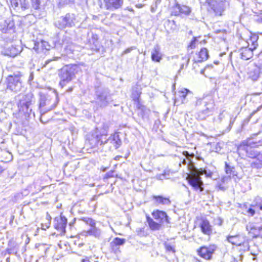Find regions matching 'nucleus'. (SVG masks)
Instances as JSON below:
<instances>
[{"instance_id":"a19ab883","label":"nucleus","mask_w":262,"mask_h":262,"mask_svg":"<svg viewBox=\"0 0 262 262\" xmlns=\"http://www.w3.org/2000/svg\"><path fill=\"white\" fill-rule=\"evenodd\" d=\"M172 13L175 16H178L181 14L180 9L179 8V4H176L173 8Z\"/></svg>"},{"instance_id":"c03bdc74","label":"nucleus","mask_w":262,"mask_h":262,"mask_svg":"<svg viewBox=\"0 0 262 262\" xmlns=\"http://www.w3.org/2000/svg\"><path fill=\"white\" fill-rule=\"evenodd\" d=\"M135 49H136V47L135 46H132L131 47L128 48L125 51H123L122 54H124L128 53L130 52L132 50H133Z\"/></svg>"},{"instance_id":"0e129e2a","label":"nucleus","mask_w":262,"mask_h":262,"mask_svg":"<svg viewBox=\"0 0 262 262\" xmlns=\"http://www.w3.org/2000/svg\"><path fill=\"white\" fill-rule=\"evenodd\" d=\"M48 218H51L50 216H48Z\"/></svg>"},{"instance_id":"09e8293b","label":"nucleus","mask_w":262,"mask_h":262,"mask_svg":"<svg viewBox=\"0 0 262 262\" xmlns=\"http://www.w3.org/2000/svg\"><path fill=\"white\" fill-rule=\"evenodd\" d=\"M223 117V113H221L219 116V119L220 120V121L222 120Z\"/></svg>"},{"instance_id":"4c0bfd02","label":"nucleus","mask_w":262,"mask_h":262,"mask_svg":"<svg viewBox=\"0 0 262 262\" xmlns=\"http://www.w3.org/2000/svg\"><path fill=\"white\" fill-rule=\"evenodd\" d=\"M252 207L259 208L262 210V200L260 198H256L251 205Z\"/></svg>"},{"instance_id":"a211bd4d","label":"nucleus","mask_w":262,"mask_h":262,"mask_svg":"<svg viewBox=\"0 0 262 262\" xmlns=\"http://www.w3.org/2000/svg\"><path fill=\"white\" fill-rule=\"evenodd\" d=\"M153 217L158 221L160 224L166 222L169 223V218L165 212L157 210L152 213Z\"/></svg>"},{"instance_id":"58836bf2","label":"nucleus","mask_w":262,"mask_h":262,"mask_svg":"<svg viewBox=\"0 0 262 262\" xmlns=\"http://www.w3.org/2000/svg\"><path fill=\"white\" fill-rule=\"evenodd\" d=\"M179 8L180 9L181 14L187 15H189L191 12L190 8L188 6L185 5L181 6L179 5Z\"/></svg>"},{"instance_id":"c756f323","label":"nucleus","mask_w":262,"mask_h":262,"mask_svg":"<svg viewBox=\"0 0 262 262\" xmlns=\"http://www.w3.org/2000/svg\"><path fill=\"white\" fill-rule=\"evenodd\" d=\"M125 240L124 238L119 237L115 238L111 243V246L112 249L115 252L119 249V246L123 245L125 243Z\"/></svg>"},{"instance_id":"2f4dec72","label":"nucleus","mask_w":262,"mask_h":262,"mask_svg":"<svg viewBox=\"0 0 262 262\" xmlns=\"http://www.w3.org/2000/svg\"><path fill=\"white\" fill-rule=\"evenodd\" d=\"M153 199L155 200L156 203L157 204L169 205L171 203L168 198L163 197L161 195H154Z\"/></svg>"},{"instance_id":"f704fd0d","label":"nucleus","mask_w":262,"mask_h":262,"mask_svg":"<svg viewBox=\"0 0 262 262\" xmlns=\"http://www.w3.org/2000/svg\"><path fill=\"white\" fill-rule=\"evenodd\" d=\"M225 172L227 174L230 175L235 176L236 175L235 168L233 166H231L227 162H225Z\"/></svg>"},{"instance_id":"f3484780","label":"nucleus","mask_w":262,"mask_h":262,"mask_svg":"<svg viewBox=\"0 0 262 262\" xmlns=\"http://www.w3.org/2000/svg\"><path fill=\"white\" fill-rule=\"evenodd\" d=\"M98 129L92 132L88 136L87 141L92 147L100 145Z\"/></svg>"},{"instance_id":"4be33fe9","label":"nucleus","mask_w":262,"mask_h":262,"mask_svg":"<svg viewBox=\"0 0 262 262\" xmlns=\"http://www.w3.org/2000/svg\"><path fill=\"white\" fill-rule=\"evenodd\" d=\"M199 226L201 229L202 232L204 234L206 235H210L211 234L212 231V227L207 220H202Z\"/></svg>"},{"instance_id":"864d4df0","label":"nucleus","mask_w":262,"mask_h":262,"mask_svg":"<svg viewBox=\"0 0 262 262\" xmlns=\"http://www.w3.org/2000/svg\"><path fill=\"white\" fill-rule=\"evenodd\" d=\"M228 179V178L227 177H223L222 179V181L223 182H224L225 181V180H227Z\"/></svg>"},{"instance_id":"dca6fc26","label":"nucleus","mask_w":262,"mask_h":262,"mask_svg":"<svg viewBox=\"0 0 262 262\" xmlns=\"http://www.w3.org/2000/svg\"><path fill=\"white\" fill-rule=\"evenodd\" d=\"M12 7L17 11H24L29 7L26 0H10Z\"/></svg>"},{"instance_id":"69168bd1","label":"nucleus","mask_w":262,"mask_h":262,"mask_svg":"<svg viewBox=\"0 0 262 262\" xmlns=\"http://www.w3.org/2000/svg\"><path fill=\"white\" fill-rule=\"evenodd\" d=\"M48 218H51L50 216H48Z\"/></svg>"},{"instance_id":"680f3d73","label":"nucleus","mask_w":262,"mask_h":262,"mask_svg":"<svg viewBox=\"0 0 262 262\" xmlns=\"http://www.w3.org/2000/svg\"><path fill=\"white\" fill-rule=\"evenodd\" d=\"M219 187H220V189H221V185H219Z\"/></svg>"},{"instance_id":"1a4fd4ad","label":"nucleus","mask_w":262,"mask_h":262,"mask_svg":"<svg viewBox=\"0 0 262 262\" xmlns=\"http://www.w3.org/2000/svg\"><path fill=\"white\" fill-rule=\"evenodd\" d=\"M7 89L15 93L20 92L22 89L20 77L18 75H9L7 78Z\"/></svg>"},{"instance_id":"bb28decb","label":"nucleus","mask_w":262,"mask_h":262,"mask_svg":"<svg viewBox=\"0 0 262 262\" xmlns=\"http://www.w3.org/2000/svg\"><path fill=\"white\" fill-rule=\"evenodd\" d=\"M85 236H93L97 238H100L101 236V230L96 227V226L91 227L90 229L83 232Z\"/></svg>"},{"instance_id":"f257e3e1","label":"nucleus","mask_w":262,"mask_h":262,"mask_svg":"<svg viewBox=\"0 0 262 262\" xmlns=\"http://www.w3.org/2000/svg\"><path fill=\"white\" fill-rule=\"evenodd\" d=\"M205 174L206 177L211 178L212 172L206 169H198L196 168L192 171V174L188 177L189 184L195 191L202 192L204 190V183L201 180L200 176Z\"/></svg>"},{"instance_id":"de8ad7c7","label":"nucleus","mask_w":262,"mask_h":262,"mask_svg":"<svg viewBox=\"0 0 262 262\" xmlns=\"http://www.w3.org/2000/svg\"><path fill=\"white\" fill-rule=\"evenodd\" d=\"M257 21L258 23H261V24H262V16L259 17L257 19Z\"/></svg>"},{"instance_id":"7c9ffc66","label":"nucleus","mask_w":262,"mask_h":262,"mask_svg":"<svg viewBox=\"0 0 262 262\" xmlns=\"http://www.w3.org/2000/svg\"><path fill=\"white\" fill-rule=\"evenodd\" d=\"M147 222L150 229L152 230H159L161 228V224L155 222L149 216L146 217Z\"/></svg>"},{"instance_id":"e2e57ef3","label":"nucleus","mask_w":262,"mask_h":262,"mask_svg":"<svg viewBox=\"0 0 262 262\" xmlns=\"http://www.w3.org/2000/svg\"><path fill=\"white\" fill-rule=\"evenodd\" d=\"M160 2V0H157L156 3H158V2Z\"/></svg>"},{"instance_id":"e433bc0d","label":"nucleus","mask_w":262,"mask_h":262,"mask_svg":"<svg viewBox=\"0 0 262 262\" xmlns=\"http://www.w3.org/2000/svg\"><path fill=\"white\" fill-rule=\"evenodd\" d=\"M81 220L83 222H84L86 224L90 226L91 228L96 226L95 221L93 220L92 218H89L88 217H82Z\"/></svg>"},{"instance_id":"5fc2aeb1","label":"nucleus","mask_w":262,"mask_h":262,"mask_svg":"<svg viewBox=\"0 0 262 262\" xmlns=\"http://www.w3.org/2000/svg\"><path fill=\"white\" fill-rule=\"evenodd\" d=\"M4 169L2 167L0 166V174L3 171Z\"/></svg>"},{"instance_id":"49530a36","label":"nucleus","mask_w":262,"mask_h":262,"mask_svg":"<svg viewBox=\"0 0 262 262\" xmlns=\"http://www.w3.org/2000/svg\"><path fill=\"white\" fill-rule=\"evenodd\" d=\"M18 52V51H14V52H11L10 53V55L12 56H15V55H16L17 54Z\"/></svg>"},{"instance_id":"a878e982","label":"nucleus","mask_w":262,"mask_h":262,"mask_svg":"<svg viewBox=\"0 0 262 262\" xmlns=\"http://www.w3.org/2000/svg\"><path fill=\"white\" fill-rule=\"evenodd\" d=\"M162 54L160 52V47L159 45H156L151 51V58L152 61L160 62L162 59Z\"/></svg>"},{"instance_id":"cd10ccee","label":"nucleus","mask_w":262,"mask_h":262,"mask_svg":"<svg viewBox=\"0 0 262 262\" xmlns=\"http://www.w3.org/2000/svg\"><path fill=\"white\" fill-rule=\"evenodd\" d=\"M253 159L254 161L251 163L252 168L255 169L262 168V151H259Z\"/></svg>"},{"instance_id":"f03ea898","label":"nucleus","mask_w":262,"mask_h":262,"mask_svg":"<svg viewBox=\"0 0 262 262\" xmlns=\"http://www.w3.org/2000/svg\"><path fill=\"white\" fill-rule=\"evenodd\" d=\"M80 70V67L76 64L66 66L61 69L58 73L60 79L59 85L63 88L75 77Z\"/></svg>"},{"instance_id":"37998d69","label":"nucleus","mask_w":262,"mask_h":262,"mask_svg":"<svg viewBox=\"0 0 262 262\" xmlns=\"http://www.w3.org/2000/svg\"><path fill=\"white\" fill-rule=\"evenodd\" d=\"M196 41V38L194 37L193 38V40H191V41L190 42L189 45V47L191 49H193L195 48V42Z\"/></svg>"},{"instance_id":"a18cd8bd","label":"nucleus","mask_w":262,"mask_h":262,"mask_svg":"<svg viewBox=\"0 0 262 262\" xmlns=\"http://www.w3.org/2000/svg\"><path fill=\"white\" fill-rule=\"evenodd\" d=\"M247 212L251 216H253L255 214V210L252 208H249Z\"/></svg>"},{"instance_id":"3c124183","label":"nucleus","mask_w":262,"mask_h":262,"mask_svg":"<svg viewBox=\"0 0 262 262\" xmlns=\"http://www.w3.org/2000/svg\"><path fill=\"white\" fill-rule=\"evenodd\" d=\"M82 262H90V261L88 258H86L83 259L82 260Z\"/></svg>"},{"instance_id":"13d9d810","label":"nucleus","mask_w":262,"mask_h":262,"mask_svg":"<svg viewBox=\"0 0 262 262\" xmlns=\"http://www.w3.org/2000/svg\"><path fill=\"white\" fill-rule=\"evenodd\" d=\"M214 63L216 64H217L219 62L218 61H214Z\"/></svg>"},{"instance_id":"39448f33","label":"nucleus","mask_w":262,"mask_h":262,"mask_svg":"<svg viewBox=\"0 0 262 262\" xmlns=\"http://www.w3.org/2000/svg\"><path fill=\"white\" fill-rule=\"evenodd\" d=\"M76 18L73 13H67L64 16L59 17L55 22L54 25L59 29L72 28L75 26Z\"/></svg>"},{"instance_id":"2eb2a0df","label":"nucleus","mask_w":262,"mask_h":262,"mask_svg":"<svg viewBox=\"0 0 262 262\" xmlns=\"http://www.w3.org/2000/svg\"><path fill=\"white\" fill-rule=\"evenodd\" d=\"M215 247L214 246L209 247H202L198 250V253L202 257L206 259H209L211 258L212 254L215 251Z\"/></svg>"},{"instance_id":"423d86ee","label":"nucleus","mask_w":262,"mask_h":262,"mask_svg":"<svg viewBox=\"0 0 262 262\" xmlns=\"http://www.w3.org/2000/svg\"><path fill=\"white\" fill-rule=\"evenodd\" d=\"M56 104L55 100H52L48 96L45 95H40L39 100V109L40 113V121L43 122L42 120V116L47 112L50 111L53 109Z\"/></svg>"},{"instance_id":"4468645a","label":"nucleus","mask_w":262,"mask_h":262,"mask_svg":"<svg viewBox=\"0 0 262 262\" xmlns=\"http://www.w3.org/2000/svg\"><path fill=\"white\" fill-rule=\"evenodd\" d=\"M123 1V0H104V3L107 10L114 11L122 7Z\"/></svg>"},{"instance_id":"c9c22d12","label":"nucleus","mask_w":262,"mask_h":262,"mask_svg":"<svg viewBox=\"0 0 262 262\" xmlns=\"http://www.w3.org/2000/svg\"><path fill=\"white\" fill-rule=\"evenodd\" d=\"M99 140L100 145L108 143V138H107V135L105 134H100L99 133Z\"/></svg>"},{"instance_id":"20e7f679","label":"nucleus","mask_w":262,"mask_h":262,"mask_svg":"<svg viewBox=\"0 0 262 262\" xmlns=\"http://www.w3.org/2000/svg\"><path fill=\"white\" fill-rule=\"evenodd\" d=\"M96 103L100 107L107 106L112 99L110 91L107 89L102 88L96 92Z\"/></svg>"},{"instance_id":"412c9836","label":"nucleus","mask_w":262,"mask_h":262,"mask_svg":"<svg viewBox=\"0 0 262 262\" xmlns=\"http://www.w3.org/2000/svg\"><path fill=\"white\" fill-rule=\"evenodd\" d=\"M183 156L186 159H183L182 162L183 165H187V167L189 169V171L192 174V171L195 168L193 164L191 163V158L193 157V155H190L188 151H184L183 152Z\"/></svg>"},{"instance_id":"0eeeda50","label":"nucleus","mask_w":262,"mask_h":262,"mask_svg":"<svg viewBox=\"0 0 262 262\" xmlns=\"http://www.w3.org/2000/svg\"><path fill=\"white\" fill-rule=\"evenodd\" d=\"M237 151L239 156L246 154L249 158L253 159L259 151L252 148L250 141H244L237 147Z\"/></svg>"},{"instance_id":"4d7b16f0","label":"nucleus","mask_w":262,"mask_h":262,"mask_svg":"<svg viewBox=\"0 0 262 262\" xmlns=\"http://www.w3.org/2000/svg\"><path fill=\"white\" fill-rule=\"evenodd\" d=\"M139 230H141V229H137V232H138V234H139Z\"/></svg>"},{"instance_id":"7ed1b4c3","label":"nucleus","mask_w":262,"mask_h":262,"mask_svg":"<svg viewBox=\"0 0 262 262\" xmlns=\"http://www.w3.org/2000/svg\"><path fill=\"white\" fill-rule=\"evenodd\" d=\"M196 105H203L205 108L200 111L197 116V118L200 120H204L210 115H211L213 110V101L211 99L207 100L206 99H199L196 102Z\"/></svg>"},{"instance_id":"6ab92c4d","label":"nucleus","mask_w":262,"mask_h":262,"mask_svg":"<svg viewBox=\"0 0 262 262\" xmlns=\"http://www.w3.org/2000/svg\"><path fill=\"white\" fill-rule=\"evenodd\" d=\"M252 45L253 46V48H245L240 50L241 58L242 59L247 60L252 57L253 50L256 48V46L257 45V43L256 42H253Z\"/></svg>"},{"instance_id":"6e6552de","label":"nucleus","mask_w":262,"mask_h":262,"mask_svg":"<svg viewBox=\"0 0 262 262\" xmlns=\"http://www.w3.org/2000/svg\"><path fill=\"white\" fill-rule=\"evenodd\" d=\"M48 0H31L32 11L33 15L38 18L46 16L45 7Z\"/></svg>"},{"instance_id":"393cba45","label":"nucleus","mask_w":262,"mask_h":262,"mask_svg":"<svg viewBox=\"0 0 262 262\" xmlns=\"http://www.w3.org/2000/svg\"><path fill=\"white\" fill-rule=\"evenodd\" d=\"M108 143L112 144L114 147L117 149L122 144L121 139L118 133H115L108 137Z\"/></svg>"},{"instance_id":"9d476101","label":"nucleus","mask_w":262,"mask_h":262,"mask_svg":"<svg viewBox=\"0 0 262 262\" xmlns=\"http://www.w3.org/2000/svg\"><path fill=\"white\" fill-rule=\"evenodd\" d=\"M225 1H214L210 0L208 5L213 11L215 15H222V12L224 11Z\"/></svg>"},{"instance_id":"b1692460","label":"nucleus","mask_w":262,"mask_h":262,"mask_svg":"<svg viewBox=\"0 0 262 262\" xmlns=\"http://www.w3.org/2000/svg\"><path fill=\"white\" fill-rule=\"evenodd\" d=\"M227 241L232 245L241 246L244 242L243 237L239 234L235 235H228L227 237Z\"/></svg>"},{"instance_id":"79ce46f5","label":"nucleus","mask_w":262,"mask_h":262,"mask_svg":"<svg viewBox=\"0 0 262 262\" xmlns=\"http://www.w3.org/2000/svg\"><path fill=\"white\" fill-rule=\"evenodd\" d=\"M165 248L167 252H172V253H174L175 250L174 249V248L170 245L168 244H165Z\"/></svg>"},{"instance_id":"603ef678","label":"nucleus","mask_w":262,"mask_h":262,"mask_svg":"<svg viewBox=\"0 0 262 262\" xmlns=\"http://www.w3.org/2000/svg\"><path fill=\"white\" fill-rule=\"evenodd\" d=\"M257 112V111H253L250 115V117L251 118L255 113L256 112Z\"/></svg>"},{"instance_id":"72a5a7b5","label":"nucleus","mask_w":262,"mask_h":262,"mask_svg":"<svg viewBox=\"0 0 262 262\" xmlns=\"http://www.w3.org/2000/svg\"><path fill=\"white\" fill-rule=\"evenodd\" d=\"M189 93H190V91L186 89H183L179 91L178 93L180 97L181 98L182 103H184L186 102V97Z\"/></svg>"},{"instance_id":"473e14b6","label":"nucleus","mask_w":262,"mask_h":262,"mask_svg":"<svg viewBox=\"0 0 262 262\" xmlns=\"http://www.w3.org/2000/svg\"><path fill=\"white\" fill-rule=\"evenodd\" d=\"M199 59L195 62H202L206 60L209 57L208 52L206 48H202L199 53Z\"/></svg>"},{"instance_id":"c85d7f7f","label":"nucleus","mask_w":262,"mask_h":262,"mask_svg":"<svg viewBox=\"0 0 262 262\" xmlns=\"http://www.w3.org/2000/svg\"><path fill=\"white\" fill-rule=\"evenodd\" d=\"M3 25L4 27L1 29L2 33H8L11 31H13L14 27V23L13 21L9 19L5 20L3 23Z\"/></svg>"},{"instance_id":"052dcab7","label":"nucleus","mask_w":262,"mask_h":262,"mask_svg":"<svg viewBox=\"0 0 262 262\" xmlns=\"http://www.w3.org/2000/svg\"><path fill=\"white\" fill-rule=\"evenodd\" d=\"M195 262H200L199 260L196 259Z\"/></svg>"},{"instance_id":"8fccbe9b","label":"nucleus","mask_w":262,"mask_h":262,"mask_svg":"<svg viewBox=\"0 0 262 262\" xmlns=\"http://www.w3.org/2000/svg\"><path fill=\"white\" fill-rule=\"evenodd\" d=\"M93 38L95 40H97L98 39V35L96 34H93Z\"/></svg>"},{"instance_id":"5701e85b","label":"nucleus","mask_w":262,"mask_h":262,"mask_svg":"<svg viewBox=\"0 0 262 262\" xmlns=\"http://www.w3.org/2000/svg\"><path fill=\"white\" fill-rule=\"evenodd\" d=\"M33 49L38 53L43 51L44 50H49L50 45L48 42L40 40L37 41L34 43V47Z\"/></svg>"},{"instance_id":"bf43d9fd","label":"nucleus","mask_w":262,"mask_h":262,"mask_svg":"<svg viewBox=\"0 0 262 262\" xmlns=\"http://www.w3.org/2000/svg\"><path fill=\"white\" fill-rule=\"evenodd\" d=\"M12 50H15V48H14L13 47H12Z\"/></svg>"},{"instance_id":"ddd939ff","label":"nucleus","mask_w":262,"mask_h":262,"mask_svg":"<svg viewBox=\"0 0 262 262\" xmlns=\"http://www.w3.org/2000/svg\"><path fill=\"white\" fill-rule=\"evenodd\" d=\"M33 98V95L32 93H27L26 95H24L19 100L18 106L22 107L23 111H24V107H25L26 111H28L30 105L32 104Z\"/></svg>"},{"instance_id":"aec40b11","label":"nucleus","mask_w":262,"mask_h":262,"mask_svg":"<svg viewBox=\"0 0 262 262\" xmlns=\"http://www.w3.org/2000/svg\"><path fill=\"white\" fill-rule=\"evenodd\" d=\"M67 224V220L64 216L61 215L54 219V226L55 228L62 232L65 231Z\"/></svg>"},{"instance_id":"9b49d317","label":"nucleus","mask_w":262,"mask_h":262,"mask_svg":"<svg viewBox=\"0 0 262 262\" xmlns=\"http://www.w3.org/2000/svg\"><path fill=\"white\" fill-rule=\"evenodd\" d=\"M262 73V69L260 66L254 65L248 68V78L253 81H256L260 78Z\"/></svg>"},{"instance_id":"f8f14e48","label":"nucleus","mask_w":262,"mask_h":262,"mask_svg":"<svg viewBox=\"0 0 262 262\" xmlns=\"http://www.w3.org/2000/svg\"><path fill=\"white\" fill-rule=\"evenodd\" d=\"M246 230L250 236L256 238L260 235L262 226H259L255 223H249L246 226Z\"/></svg>"},{"instance_id":"6e6d98bb","label":"nucleus","mask_w":262,"mask_h":262,"mask_svg":"<svg viewBox=\"0 0 262 262\" xmlns=\"http://www.w3.org/2000/svg\"><path fill=\"white\" fill-rule=\"evenodd\" d=\"M82 2L87 3L88 0H81Z\"/></svg>"},{"instance_id":"ea45409f","label":"nucleus","mask_w":262,"mask_h":262,"mask_svg":"<svg viewBox=\"0 0 262 262\" xmlns=\"http://www.w3.org/2000/svg\"><path fill=\"white\" fill-rule=\"evenodd\" d=\"M182 60L183 61V62L181 64L180 69L179 71V72H180L181 70L183 69L185 64H186V67L187 66L189 61V58L188 57L184 56L182 57Z\"/></svg>"}]
</instances>
